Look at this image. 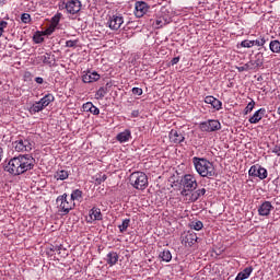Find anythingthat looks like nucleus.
Returning a JSON list of instances; mask_svg holds the SVG:
<instances>
[{"label":"nucleus","instance_id":"obj_44","mask_svg":"<svg viewBox=\"0 0 280 280\" xmlns=\"http://www.w3.org/2000/svg\"><path fill=\"white\" fill-rule=\"evenodd\" d=\"M5 27H8V23L5 21H0V37L3 36Z\"/></svg>","mask_w":280,"mask_h":280},{"label":"nucleus","instance_id":"obj_4","mask_svg":"<svg viewBox=\"0 0 280 280\" xmlns=\"http://www.w3.org/2000/svg\"><path fill=\"white\" fill-rule=\"evenodd\" d=\"M129 182L135 189L143 191L148 187V175L143 172H135L130 175Z\"/></svg>","mask_w":280,"mask_h":280},{"label":"nucleus","instance_id":"obj_7","mask_svg":"<svg viewBox=\"0 0 280 280\" xmlns=\"http://www.w3.org/2000/svg\"><path fill=\"white\" fill-rule=\"evenodd\" d=\"M248 175L253 176L254 178H259L260 180H265V178H268V171L261 167V165L256 164L250 166Z\"/></svg>","mask_w":280,"mask_h":280},{"label":"nucleus","instance_id":"obj_20","mask_svg":"<svg viewBox=\"0 0 280 280\" xmlns=\"http://www.w3.org/2000/svg\"><path fill=\"white\" fill-rule=\"evenodd\" d=\"M106 261L108 266H115V264L119 261V255L117 254V252H109L106 256Z\"/></svg>","mask_w":280,"mask_h":280},{"label":"nucleus","instance_id":"obj_8","mask_svg":"<svg viewBox=\"0 0 280 280\" xmlns=\"http://www.w3.org/2000/svg\"><path fill=\"white\" fill-rule=\"evenodd\" d=\"M13 145L16 152H32V148H34L27 139H19L13 142Z\"/></svg>","mask_w":280,"mask_h":280},{"label":"nucleus","instance_id":"obj_53","mask_svg":"<svg viewBox=\"0 0 280 280\" xmlns=\"http://www.w3.org/2000/svg\"><path fill=\"white\" fill-rule=\"evenodd\" d=\"M5 5V0H0V8H3Z\"/></svg>","mask_w":280,"mask_h":280},{"label":"nucleus","instance_id":"obj_50","mask_svg":"<svg viewBox=\"0 0 280 280\" xmlns=\"http://www.w3.org/2000/svg\"><path fill=\"white\" fill-rule=\"evenodd\" d=\"M178 62H180V57H174L172 60H171V63L174 66V65H178Z\"/></svg>","mask_w":280,"mask_h":280},{"label":"nucleus","instance_id":"obj_9","mask_svg":"<svg viewBox=\"0 0 280 280\" xmlns=\"http://www.w3.org/2000/svg\"><path fill=\"white\" fill-rule=\"evenodd\" d=\"M63 5L69 14H78L82 10V2L80 0H68Z\"/></svg>","mask_w":280,"mask_h":280},{"label":"nucleus","instance_id":"obj_49","mask_svg":"<svg viewBox=\"0 0 280 280\" xmlns=\"http://www.w3.org/2000/svg\"><path fill=\"white\" fill-rule=\"evenodd\" d=\"M92 115H100V108H97L95 105L92 106V109L90 110Z\"/></svg>","mask_w":280,"mask_h":280},{"label":"nucleus","instance_id":"obj_14","mask_svg":"<svg viewBox=\"0 0 280 280\" xmlns=\"http://www.w3.org/2000/svg\"><path fill=\"white\" fill-rule=\"evenodd\" d=\"M168 137L172 143H183V141H185V135H183V132L175 129H172L170 131Z\"/></svg>","mask_w":280,"mask_h":280},{"label":"nucleus","instance_id":"obj_26","mask_svg":"<svg viewBox=\"0 0 280 280\" xmlns=\"http://www.w3.org/2000/svg\"><path fill=\"white\" fill-rule=\"evenodd\" d=\"M269 49L272 51V54H280V42L277 39H273L269 44Z\"/></svg>","mask_w":280,"mask_h":280},{"label":"nucleus","instance_id":"obj_40","mask_svg":"<svg viewBox=\"0 0 280 280\" xmlns=\"http://www.w3.org/2000/svg\"><path fill=\"white\" fill-rule=\"evenodd\" d=\"M241 47H245L247 49H250V47H254L253 46V40L250 39H245L243 42H241Z\"/></svg>","mask_w":280,"mask_h":280},{"label":"nucleus","instance_id":"obj_47","mask_svg":"<svg viewBox=\"0 0 280 280\" xmlns=\"http://www.w3.org/2000/svg\"><path fill=\"white\" fill-rule=\"evenodd\" d=\"M33 40H34V43H36V45H39V43H43L45 40V38H43V36H40V35H34Z\"/></svg>","mask_w":280,"mask_h":280},{"label":"nucleus","instance_id":"obj_51","mask_svg":"<svg viewBox=\"0 0 280 280\" xmlns=\"http://www.w3.org/2000/svg\"><path fill=\"white\" fill-rule=\"evenodd\" d=\"M35 82H36L37 84H43V83L45 82V80H43V78H40V77H36V78H35Z\"/></svg>","mask_w":280,"mask_h":280},{"label":"nucleus","instance_id":"obj_15","mask_svg":"<svg viewBox=\"0 0 280 280\" xmlns=\"http://www.w3.org/2000/svg\"><path fill=\"white\" fill-rule=\"evenodd\" d=\"M130 139H132V131H130V129H125L116 136V140L119 143H128Z\"/></svg>","mask_w":280,"mask_h":280},{"label":"nucleus","instance_id":"obj_54","mask_svg":"<svg viewBox=\"0 0 280 280\" xmlns=\"http://www.w3.org/2000/svg\"><path fill=\"white\" fill-rule=\"evenodd\" d=\"M3 156V149L0 148V161H1V158Z\"/></svg>","mask_w":280,"mask_h":280},{"label":"nucleus","instance_id":"obj_18","mask_svg":"<svg viewBox=\"0 0 280 280\" xmlns=\"http://www.w3.org/2000/svg\"><path fill=\"white\" fill-rule=\"evenodd\" d=\"M266 115V108H260L254 113V115L248 119L249 124H259Z\"/></svg>","mask_w":280,"mask_h":280},{"label":"nucleus","instance_id":"obj_6","mask_svg":"<svg viewBox=\"0 0 280 280\" xmlns=\"http://www.w3.org/2000/svg\"><path fill=\"white\" fill-rule=\"evenodd\" d=\"M199 128L202 132H218V130H222V124L220 120L209 119L200 122Z\"/></svg>","mask_w":280,"mask_h":280},{"label":"nucleus","instance_id":"obj_55","mask_svg":"<svg viewBox=\"0 0 280 280\" xmlns=\"http://www.w3.org/2000/svg\"><path fill=\"white\" fill-rule=\"evenodd\" d=\"M278 115H280V106L278 107V110H277Z\"/></svg>","mask_w":280,"mask_h":280},{"label":"nucleus","instance_id":"obj_31","mask_svg":"<svg viewBox=\"0 0 280 280\" xmlns=\"http://www.w3.org/2000/svg\"><path fill=\"white\" fill-rule=\"evenodd\" d=\"M236 70L238 73H243V71H255L253 69V66L249 63V61L247 63H245L244 66L236 67Z\"/></svg>","mask_w":280,"mask_h":280},{"label":"nucleus","instance_id":"obj_30","mask_svg":"<svg viewBox=\"0 0 280 280\" xmlns=\"http://www.w3.org/2000/svg\"><path fill=\"white\" fill-rule=\"evenodd\" d=\"M38 60L43 61V65H51V54L46 52L43 56L37 57Z\"/></svg>","mask_w":280,"mask_h":280},{"label":"nucleus","instance_id":"obj_11","mask_svg":"<svg viewBox=\"0 0 280 280\" xmlns=\"http://www.w3.org/2000/svg\"><path fill=\"white\" fill-rule=\"evenodd\" d=\"M109 30L117 31L124 25V16L121 15H113L109 18L108 22Z\"/></svg>","mask_w":280,"mask_h":280},{"label":"nucleus","instance_id":"obj_23","mask_svg":"<svg viewBox=\"0 0 280 280\" xmlns=\"http://www.w3.org/2000/svg\"><path fill=\"white\" fill-rule=\"evenodd\" d=\"M55 100L56 97H54L52 94H46L43 98H40L39 103L44 108H47V106L51 104V102H54Z\"/></svg>","mask_w":280,"mask_h":280},{"label":"nucleus","instance_id":"obj_29","mask_svg":"<svg viewBox=\"0 0 280 280\" xmlns=\"http://www.w3.org/2000/svg\"><path fill=\"white\" fill-rule=\"evenodd\" d=\"M108 93L107 88H100L98 91L95 94L96 100H104L106 97V94Z\"/></svg>","mask_w":280,"mask_h":280},{"label":"nucleus","instance_id":"obj_38","mask_svg":"<svg viewBox=\"0 0 280 280\" xmlns=\"http://www.w3.org/2000/svg\"><path fill=\"white\" fill-rule=\"evenodd\" d=\"M253 108H255V101H250L244 109V115H248V113H253Z\"/></svg>","mask_w":280,"mask_h":280},{"label":"nucleus","instance_id":"obj_2","mask_svg":"<svg viewBox=\"0 0 280 280\" xmlns=\"http://www.w3.org/2000/svg\"><path fill=\"white\" fill-rule=\"evenodd\" d=\"M192 163L196 172L202 178H213V176H215V167L213 166V163L209 162V160L195 156L192 158Z\"/></svg>","mask_w":280,"mask_h":280},{"label":"nucleus","instance_id":"obj_17","mask_svg":"<svg viewBox=\"0 0 280 280\" xmlns=\"http://www.w3.org/2000/svg\"><path fill=\"white\" fill-rule=\"evenodd\" d=\"M206 104H210L214 110H222V102L213 96H206Z\"/></svg>","mask_w":280,"mask_h":280},{"label":"nucleus","instance_id":"obj_34","mask_svg":"<svg viewBox=\"0 0 280 280\" xmlns=\"http://www.w3.org/2000/svg\"><path fill=\"white\" fill-rule=\"evenodd\" d=\"M205 224L202 223V221H192L190 223V228L194 229L195 231H202Z\"/></svg>","mask_w":280,"mask_h":280},{"label":"nucleus","instance_id":"obj_46","mask_svg":"<svg viewBox=\"0 0 280 280\" xmlns=\"http://www.w3.org/2000/svg\"><path fill=\"white\" fill-rule=\"evenodd\" d=\"M78 46V40H67L66 42V47H69V48H73V47H77Z\"/></svg>","mask_w":280,"mask_h":280},{"label":"nucleus","instance_id":"obj_42","mask_svg":"<svg viewBox=\"0 0 280 280\" xmlns=\"http://www.w3.org/2000/svg\"><path fill=\"white\" fill-rule=\"evenodd\" d=\"M92 108H93V103L88 102V103L83 104V110L85 113H91Z\"/></svg>","mask_w":280,"mask_h":280},{"label":"nucleus","instance_id":"obj_22","mask_svg":"<svg viewBox=\"0 0 280 280\" xmlns=\"http://www.w3.org/2000/svg\"><path fill=\"white\" fill-rule=\"evenodd\" d=\"M253 275V267H247L243 271L238 272L235 280H245Z\"/></svg>","mask_w":280,"mask_h":280},{"label":"nucleus","instance_id":"obj_10","mask_svg":"<svg viewBox=\"0 0 280 280\" xmlns=\"http://www.w3.org/2000/svg\"><path fill=\"white\" fill-rule=\"evenodd\" d=\"M249 65L254 71L264 67V52L261 48H258V52L254 56V59L249 60Z\"/></svg>","mask_w":280,"mask_h":280},{"label":"nucleus","instance_id":"obj_56","mask_svg":"<svg viewBox=\"0 0 280 280\" xmlns=\"http://www.w3.org/2000/svg\"><path fill=\"white\" fill-rule=\"evenodd\" d=\"M58 252H59V254H60V247H58V249H57Z\"/></svg>","mask_w":280,"mask_h":280},{"label":"nucleus","instance_id":"obj_19","mask_svg":"<svg viewBox=\"0 0 280 280\" xmlns=\"http://www.w3.org/2000/svg\"><path fill=\"white\" fill-rule=\"evenodd\" d=\"M85 84H91V82H97L100 80V74L97 72H88L82 77Z\"/></svg>","mask_w":280,"mask_h":280},{"label":"nucleus","instance_id":"obj_37","mask_svg":"<svg viewBox=\"0 0 280 280\" xmlns=\"http://www.w3.org/2000/svg\"><path fill=\"white\" fill-rule=\"evenodd\" d=\"M56 27L54 24H50L45 31H44V36H51L56 32Z\"/></svg>","mask_w":280,"mask_h":280},{"label":"nucleus","instance_id":"obj_16","mask_svg":"<svg viewBox=\"0 0 280 280\" xmlns=\"http://www.w3.org/2000/svg\"><path fill=\"white\" fill-rule=\"evenodd\" d=\"M148 10H150V7H148V3H145V2H137L136 3V16L138 19H141V16L147 14Z\"/></svg>","mask_w":280,"mask_h":280},{"label":"nucleus","instance_id":"obj_48","mask_svg":"<svg viewBox=\"0 0 280 280\" xmlns=\"http://www.w3.org/2000/svg\"><path fill=\"white\" fill-rule=\"evenodd\" d=\"M131 93L133 95H143V90L141 88H132Z\"/></svg>","mask_w":280,"mask_h":280},{"label":"nucleus","instance_id":"obj_45","mask_svg":"<svg viewBox=\"0 0 280 280\" xmlns=\"http://www.w3.org/2000/svg\"><path fill=\"white\" fill-rule=\"evenodd\" d=\"M154 25L159 30L165 25V22L163 21V19H158L155 20Z\"/></svg>","mask_w":280,"mask_h":280},{"label":"nucleus","instance_id":"obj_25","mask_svg":"<svg viewBox=\"0 0 280 280\" xmlns=\"http://www.w3.org/2000/svg\"><path fill=\"white\" fill-rule=\"evenodd\" d=\"M159 257L162 261H166V264H168V261H172V252H170V249H164L159 254Z\"/></svg>","mask_w":280,"mask_h":280},{"label":"nucleus","instance_id":"obj_27","mask_svg":"<svg viewBox=\"0 0 280 280\" xmlns=\"http://www.w3.org/2000/svg\"><path fill=\"white\" fill-rule=\"evenodd\" d=\"M55 178L57 180H67V178H69V172L61 170V171H57L55 174Z\"/></svg>","mask_w":280,"mask_h":280},{"label":"nucleus","instance_id":"obj_39","mask_svg":"<svg viewBox=\"0 0 280 280\" xmlns=\"http://www.w3.org/2000/svg\"><path fill=\"white\" fill-rule=\"evenodd\" d=\"M21 21L22 23H25V24L32 23V15H30L28 13H23L21 15Z\"/></svg>","mask_w":280,"mask_h":280},{"label":"nucleus","instance_id":"obj_33","mask_svg":"<svg viewBox=\"0 0 280 280\" xmlns=\"http://www.w3.org/2000/svg\"><path fill=\"white\" fill-rule=\"evenodd\" d=\"M128 226H130V219H125L122 221V224L118 225V229L120 233H126V231H128Z\"/></svg>","mask_w":280,"mask_h":280},{"label":"nucleus","instance_id":"obj_52","mask_svg":"<svg viewBox=\"0 0 280 280\" xmlns=\"http://www.w3.org/2000/svg\"><path fill=\"white\" fill-rule=\"evenodd\" d=\"M131 115L132 117H139V110H133Z\"/></svg>","mask_w":280,"mask_h":280},{"label":"nucleus","instance_id":"obj_43","mask_svg":"<svg viewBox=\"0 0 280 280\" xmlns=\"http://www.w3.org/2000/svg\"><path fill=\"white\" fill-rule=\"evenodd\" d=\"M106 178H107L106 174L100 175V177H97L95 179V184L96 185H102V183H104L106 180Z\"/></svg>","mask_w":280,"mask_h":280},{"label":"nucleus","instance_id":"obj_28","mask_svg":"<svg viewBox=\"0 0 280 280\" xmlns=\"http://www.w3.org/2000/svg\"><path fill=\"white\" fill-rule=\"evenodd\" d=\"M44 108L45 107L43 106L40 101H38L32 105V107L30 108V113H33V114L40 113V110H43Z\"/></svg>","mask_w":280,"mask_h":280},{"label":"nucleus","instance_id":"obj_12","mask_svg":"<svg viewBox=\"0 0 280 280\" xmlns=\"http://www.w3.org/2000/svg\"><path fill=\"white\" fill-rule=\"evenodd\" d=\"M196 242H198V235L194 232H187L182 240V244L189 247L194 246Z\"/></svg>","mask_w":280,"mask_h":280},{"label":"nucleus","instance_id":"obj_21","mask_svg":"<svg viewBox=\"0 0 280 280\" xmlns=\"http://www.w3.org/2000/svg\"><path fill=\"white\" fill-rule=\"evenodd\" d=\"M205 194H207V189H205V188H200V189L191 191V196H190L191 202L198 201L199 198H202V196H205Z\"/></svg>","mask_w":280,"mask_h":280},{"label":"nucleus","instance_id":"obj_24","mask_svg":"<svg viewBox=\"0 0 280 280\" xmlns=\"http://www.w3.org/2000/svg\"><path fill=\"white\" fill-rule=\"evenodd\" d=\"M90 219L91 220H102V210H100V208H92L90 210Z\"/></svg>","mask_w":280,"mask_h":280},{"label":"nucleus","instance_id":"obj_35","mask_svg":"<svg viewBox=\"0 0 280 280\" xmlns=\"http://www.w3.org/2000/svg\"><path fill=\"white\" fill-rule=\"evenodd\" d=\"M80 198H82V190H80V189L73 190L72 194H71V199L70 200L73 202L75 200H80Z\"/></svg>","mask_w":280,"mask_h":280},{"label":"nucleus","instance_id":"obj_32","mask_svg":"<svg viewBox=\"0 0 280 280\" xmlns=\"http://www.w3.org/2000/svg\"><path fill=\"white\" fill-rule=\"evenodd\" d=\"M60 19H62V13L55 14L50 20V25H55V27H58L60 24Z\"/></svg>","mask_w":280,"mask_h":280},{"label":"nucleus","instance_id":"obj_36","mask_svg":"<svg viewBox=\"0 0 280 280\" xmlns=\"http://www.w3.org/2000/svg\"><path fill=\"white\" fill-rule=\"evenodd\" d=\"M253 42V46L255 47H264V45H266V38L265 37H260L257 39L252 40Z\"/></svg>","mask_w":280,"mask_h":280},{"label":"nucleus","instance_id":"obj_3","mask_svg":"<svg viewBox=\"0 0 280 280\" xmlns=\"http://www.w3.org/2000/svg\"><path fill=\"white\" fill-rule=\"evenodd\" d=\"M180 186L183 187L180 194L183 196H189L191 191H196V189H198V182L194 175L186 174L180 179Z\"/></svg>","mask_w":280,"mask_h":280},{"label":"nucleus","instance_id":"obj_13","mask_svg":"<svg viewBox=\"0 0 280 280\" xmlns=\"http://www.w3.org/2000/svg\"><path fill=\"white\" fill-rule=\"evenodd\" d=\"M272 209H275L272 203L270 201H265L258 208V215L268 217L270 215V211H272Z\"/></svg>","mask_w":280,"mask_h":280},{"label":"nucleus","instance_id":"obj_5","mask_svg":"<svg viewBox=\"0 0 280 280\" xmlns=\"http://www.w3.org/2000/svg\"><path fill=\"white\" fill-rule=\"evenodd\" d=\"M56 202L58 209L62 211L63 215H67L69 211H71L75 207V203H73L72 200H67V194L58 196Z\"/></svg>","mask_w":280,"mask_h":280},{"label":"nucleus","instance_id":"obj_41","mask_svg":"<svg viewBox=\"0 0 280 280\" xmlns=\"http://www.w3.org/2000/svg\"><path fill=\"white\" fill-rule=\"evenodd\" d=\"M270 150L272 154H276V156H280V144H275Z\"/></svg>","mask_w":280,"mask_h":280},{"label":"nucleus","instance_id":"obj_1","mask_svg":"<svg viewBox=\"0 0 280 280\" xmlns=\"http://www.w3.org/2000/svg\"><path fill=\"white\" fill-rule=\"evenodd\" d=\"M36 160L30 154H20L19 156L12 158L4 166V172L12 174V176H21L26 172L34 170Z\"/></svg>","mask_w":280,"mask_h":280}]
</instances>
